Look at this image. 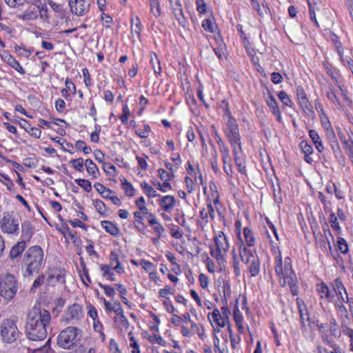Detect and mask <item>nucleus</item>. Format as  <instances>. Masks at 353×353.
<instances>
[{"mask_svg":"<svg viewBox=\"0 0 353 353\" xmlns=\"http://www.w3.org/2000/svg\"><path fill=\"white\" fill-rule=\"evenodd\" d=\"M300 147L305 154H311L313 152L312 147L305 141H302L301 142Z\"/></svg>","mask_w":353,"mask_h":353,"instance_id":"57","label":"nucleus"},{"mask_svg":"<svg viewBox=\"0 0 353 353\" xmlns=\"http://www.w3.org/2000/svg\"><path fill=\"white\" fill-rule=\"evenodd\" d=\"M70 163L72 167L77 171L81 172L83 170V159L82 158H78L72 159Z\"/></svg>","mask_w":353,"mask_h":353,"instance_id":"51","label":"nucleus"},{"mask_svg":"<svg viewBox=\"0 0 353 353\" xmlns=\"http://www.w3.org/2000/svg\"><path fill=\"white\" fill-rule=\"evenodd\" d=\"M83 317L82 306L78 303L70 305L65 312L63 319L68 324H76Z\"/></svg>","mask_w":353,"mask_h":353,"instance_id":"8","label":"nucleus"},{"mask_svg":"<svg viewBox=\"0 0 353 353\" xmlns=\"http://www.w3.org/2000/svg\"><path fill=\"white\" fill-rule=\"evenodd\" d=\"M99 285L100 286V288H101L102 289H103L104 290V293L110 296V297H113L116 292H115V290L113 288H112L111 286L110 285H103L101 283H99Z\"/></svg>","mask_w":353,"mask_h":353,"instance_id":"59","label":"nucleus"},{"mask_svg":"<svg viewBox=\"0 0 353 353\" xmlns=\"http://www.w3.org/2000/svg\"><path fill=\"white\" fill-rule=\"evenodd\" d=\"M122 188L125 190V192L128 196H133L134 195L135 190L132 185L128 182L125 179L121 180Z\"/></svg>","mask_w":353,"mask_h":353,"instance_id":"42","label":"nucleus"},{"mask_svg":"<svg viewBox=\"0 0 353 353\" xmlns=\"http://www.w3.org/2000/svg\"><path fill=\"white\" fill-rule=\"evenodd\" d=\"M196 10L199 13L203 14L206 12L207 4L203 0H196Z\"/></svg>","mask_w":353,"mask_h":353,"instance_id":"63","label":"nucleus"},{"mask_svg":"<svg viewBox=\"0 0 353 353\" xmlns=\"http://www.w3.org/2000/svg\"><path fill=\"white\" fill-rule=\"evenodd\" d=\"M69 6L72 14L81 17L88 12L90 10V0H69Z\"/></svg>","mask_w":353,"mask_h":353,"instance_id":"9","label":"nucleus"},{"mask_svg":"<svg viewBox=\"0 0 353 353\" xmlns=\"http://www.w3.org/2000/svg\"><path fill=\"white\" fill-rule=\"evenodd\" d=\"M327 136L331 143V146L334 152L336 153L339 150V143L336 141V135L334 130L332 129L327 131Z\"/></svg>","mask_w":353,"mask_h":353,"instance_id":"38","label":"nucleus"},{"mask_svg":"<svg viewBox=\"0 0 353 353\" xmlns=\"http://www.w3.org/2000/svg\"><path fill=\"white\" fill-rule=\"evenodd\" d=\"M316 290L319 293L321 298L330 299V290L325 283L317 284Z\"/></svg>","mask_w":353,"mask_h":353,"instance_id":"37","label":"nucleus"},{"mask_svg":"<svg viewBox=\"0 0 353 353\" xmlns=\"http://www.w3.org/2000/svg\"><path fill=\"white\" fill-rule=\"evenodd\" d=\"M5 61L12 68L19 72L21 74H25V70L21 67L20 63L10 54H8L5 57Z\"/></svg>","mask_w":353,"mask_h":353,"instance_id":"27","label":"nucleus"},{"mask_svg":"<svg viewBox=\"0 0 353 353\" xmlns=\"http://www.w3.org/2000/svg\"><path fill=\"white\" fill-rule=\"evenodd\" d=\"M278 97L284 105L292 107V102L285 91H280L278 94Z\"/></svg>","mask_w":353,"mask_h":353,"instance_id":"49","label":"nucleus"},{"mask_svg":"<svg viewBox=\"0 0 353 353\" xmlns=\"http://www.w3.org/2000/svg\"><path fill=\"white\" fill-rule=\"evenodd\" d=\"M40 11V6L33 5L30 6L22 14L19 15V17L24 21H34L38 18Z\"/></svg>","mask_w":353,"mask_h":353,"instance_id":"16","label":"nucleus"},{"mask_svg":"<svg viewBox=\"0 0 353 353\" xmlns=\"http://www.w3.org/2000/svg\"><path fill=\"white\" fill-rule=\"evenodd\" d=\"M218 145L223 163H229L230 161H232V159L230 156V150L226 143L222 139H219Z\"/></svg>","mask_w":353,"mask_h":353,"instance_id":"23","label":"nucleus"},{"mask_svg":"<svg viewBox=\"0 0 353 353\" xmlns=\"http://www.w3.org/2000/svg\"><path fill=\"white\" fill-rule=\"evenodd\" d=\"M19 125L23 128L30 136L35 138H39L41 134V131L37 128L32 127L28 122L25 119H21Z\"/></svg>","mask_w":353,"mask_h":353,"instance_id":"24","label":"nucleus"},{"mask_svg":"<svg viewBox=\"0 0 353 353\" xmlns=\"http://www.w3.org/2000/svg\"><path fill=\"white\" fill-rule=\"evenodd\" d=\"M174 203L175 198L170 195L165 196L159 201L161 207L166 212H170L172 210L174 207Z\"/></svg>","mask_w":353,"mask_h":353,"instance_id":"25","label":"nucleus"},{"mask_svg":"<svg viewBox=\"0 0 353 353\" xmlns=\"http://www.w3.org/2000/svg\"><path fill=\"white\" fill-rule=\"evenodd\" d=\"M76 183L81 187L85 192H90L92 190L91 183L85 179H78L75 180Z\"/></svg>","mask_w":353,"mask_h":353,"instance_id":"47","label":"nucleus"},{"mask_svg":"<svg viewBox=\"0 0 353 353\" xmlns=\"http://www.w3.org/2000/svg\"><path fill=\"white\" fill-rule=\"evenodd\" d=\"M94 207L97 210V211L101 214H104L105 212V205L104 204V203L99 200V199H97L94 201Z\"/></svg>","mask_w":353,"mask_h":353,"instance_id":"56","label":"nucleus"},{"mask_svg":"<svg viewBox=\"0 0 353 353\" xmlns=\"http://www.w3.org/2000/svg\"><path fill=\"white\" fill-rule=\"evenodd\" d=\"M145 201L143 196H141L138 200L136 201V205L140 210V212L144 215L148 214V209L145 205Z\"/></svg>","mask_w":353,"mask_h":353,"instance_id":"50","label":"nucleus"},{"mask_svg":"<svg viewBox=\"0 0 353 353\" xmlns=\"http://www.w3.org/2000/svg\"><path fill=\"white\" fill-rule=\"evenodd\" d=\"M296 304L298 306L299 313L300 316V321L301 323V329L302 330H305L307 329L306 323L310 321V316L307 309L306 308L304 302L301 299H296Z\"/></svg>","mask_w":353,"mask_h":353,"instance_id":"14","label":"nucleus"},{"mask_svg":"<svg viewBox=\"0 0 353 353\" xmlns=\"http://www.w3.org/2000/svg\"><path fill=\"white\" fill-rule=\"evenodd\" d=\"M319 2V0H307L310 19L314 21L316 26H319V23L316 18L315 11L319 10L317 8V4Z\"/></svg>","mask_w":353,"mask_h":353,"instance_id":"30","label":"nucleus"},{"mask_svg":"<svg viewBox=\"0 0 353 353\" xmlns=\"http://www.w3.org/2000/svg\"><path fill=\"white\" fill-rule=\"evenodd\" d=\"M202 27L205 30L209 31L210 32H214V26L213 23L211 19H204L202 22Z\"/></svg>","mask_w":353,"mask_h":353,"instance_id":"64","label":"nucleus"},{"mask_svg":"<svg viewBox=\"0 0 353 353\" xmlns=\"http://www.w3.org/2000/svg\"><path fill=\"white\" fill-rule=\"evenodd\" d=\"M157 172H158L160 179L163 181H169L174 176L173 174H171V173L167 172L165 170L162 169V168H159L157 170Z\"/></svg>","mask_w":353,"mask_h":353,"instance_id":"52","label":"nucleus"},{"mask_svg":"<svg viewBox=\"0 0 353 353\" xmlns=\"http://www.w3.org/2000/svg\"><path fill=\"white\" fill-rule=\"evenodd\" d=\"M20 218L12 213L3 212L0 219V228L1 231L8 234L18 233L19 230Z\"/></svg>","mask_w":353,"mask_h":353,"instance_id":"6","label":"nucleus"},{"mask_svg":"<svg viewBox=\"0 0 353 353\" xmlns=\"http://www.w3.org/2000/svg\"><path fill=\"white\" fill-rule=\"evenodd\" d=\"M239 250L241 259L245 263H251L252 261L257 259L252 254V252L249 250H248L245 248V245L243 243L241 240L239 245Z\"/></svg>","mask_w":353,"mask_h":353,"instance_id":"19","label":"nucleus"},{"mask_svg":"<svg viewBox=\"0 0 353 353\" xmlns=\"http://www.w3.org/2000/svg\"><path fill=\"white\" fill-rule=\"evenodd\" d=\"M216 250L211 248L210 254L212 257L217 260L223 259L224 254H226L229 249L228 239L223 232H220L217 236L214 237Z\"/></svg>","mask_w":353,"mask_h":353,"instance_id":"7","label":"nucleus"},{"mask_svg":"<svg viewBox=\"0 0 353 353\" xmlns=\"http://www.w3.org/2000/svg\"><path fill=\"white\" fill-rule=\"evenodd\" d=\"M286 274V285L288 284L290 286L292 295L296 296L298 294L296 276L288 263H287Z\"/></svg>","mask_w":353,"mask_h":353,"instance_id":"13","label":"nucleus"},{"mask_svg":"<svg viewBox=\"0 0 353 353\" xmlns=\"http://www.w3.org/2000/svg\"><path fill=\"white\" fill-rule=\"evenodd\" d=\"M333 288L336 295L338 296V301H342V302H344L349 301V297L347 296L346 289L345 288L341 280L339 278H337L334 280Z\"/></svg>","mask_w":353,"mask_h":353,"instance_id":"15","label":"nucleus"},{"mask_svg":"<svg viewBox=\"0 0 353 353\" xmlns=\"http://www.w3.org/2000/svg\"><path fill=\"white\" fill-rule=\"evenodd\" d=\"M252 6L255 10H256L259 15H260L261 17H264L265 16H268L270 12V9L267 5L263 3L261 6H260L257 1H256V5H252Z\"/></svg>","mask_w":353,"mask_h":353,"instance_id":"41","label":"nucleus"},{"mask_svg":"<svg viewBox=\"0 0 353 353\" xmlns=\"http://www.w3.org/2000/svg\"><path fill=\"white\" fill-rule=\"evenodd\" d=\"M51 321L49 311L40 307H33L28 314L25 330L32 341H43L47 336L48 327Z\"/></svg>","mask_w":353,"mask_h":353,"instance_id":"1","label":"nucleus"},{"mask_svg":"<svg viewBox=\"0 0 353 353\" xmlns=\"http://www.w3.org/2000/svg\"><path fill=\"white\" fill-rule=\"evenodd\" d=\"M228 121H227V130L226 131H232V130H239V126L236 123V121L234 118H233L230 113L228 111Z\"/></svg>","mask_w":353,"mask_h":353,"instance_id":"43","label":"nucleus"},{"mask_svg":"<svg viewBox=\"0 0 353 353\" xmlns=\"http://www.w3.org/2000/svg\"><path fill=\"white\" fill-rule=\"evenodd\" d=\"M172 13L174 14V17L178 21L179 23L185 27L187 23V21L184 17L183 12L181 8V4L179 0H170Z\"/></svg>","mask_w":353,"mask_h":353,"instance_id":"12","label":"nucleus"},{"mask_svg":"<svg viewBox=\"0 0 353 353\" xmlns=\"http://www.w3.org/2000/svg\"><path fill=\"white\" fill-rule=\"evenodd\" d=\"M65 270L62 268L53 267L49 269L48 278L50 283H65Z\"/></svg>","mask_w":353,"mask_h":353,"instance_id":"11","label":"nucleus"},{"mask_svg":"<svg viewBox=\"0 0 353 353\" xmlns=\"http://www.w3.org/2000/svg\"><path fill=\"white\" fill-rule=\"evenodd\" d=\"M141 188L143 190L144 193L149 197H156L159 196V194L156 193V191L154 190L152 185L143 181L141 183Z\"/></svg>","mask_w":353,"mask_h":353,"instance_id":"35","label":"nucleus"},{"mask_svg":"<svg viewBox=\"0 0 353 353\" xmlns=\"http://www.w3.org/2000/svg\"><path fill=\"white\" fill-rule=\"evenodd\" d=\"M18 290L16 278L7 274L0 279V295L7 301L12 299Z\"/></svg>","mask_w":353,"mask_h":353,"instance_id":"4","label":"nucleus"},{"mask_svg":"<svg viewBox=\"0 0 353 353\" xmlns=\"http://www.w3.org/2000/svg\"><path fill=\"white\" fill-rule=\"evenodd\" d=\"M78 328L69 326L62 330L57 337V344L63 349H71L76 345L77 342Z\"/></svg>","mask_w":353,"mask_h":353,"instance_id":"5","label":"nucleus"},{"mask_svg":"<svg viewBox=\"0 0 353 353\" xmlns=\"http://www.w3.org/2000/svg\"><path fill=\"white\" fill-rule=\"evenodd\" d=\"M141 24L140 19L138 17L133 18L131 19V32L132 34H137V37H139L140 32L141 31Z\"/></svg>","mask_w":353,"mask_h":353,"instance_id":"33","label":"nucleus"},{"mask_svg":"<svg viewBox=\"0 0 353 353\" xmlns=\"http://www.w3.org/2000/svg\"><path fill=\"white\" fill-rule=\"evenodd\" d=\"M0 328L1 340L5 343H14L21 336V333L17 325V321L14 319H4L1 324Z\"/></svg>","mask_w":353,"mask_h":353,"instance_id":"3","label":"nucleus"},{"mask_svg":"<svg viewBox=\"0 0 353 353\" xmlns=\"http://www.w3.org/2000/svg\"><path fill=\"white\" fill-rule=\"evenodd\" d=\"M233 316L239 331H242L243 330V316L241 315V313L237 307H236L234 310Z\"/></svg>","mask_w":353,"mask_h":353,"instance_id":"39","label":"nucleus"},{"mask_svg":"<svg viewBox=\"0 0 353 353\" xmlns=\"http://www.w3.org/2000/svg\"><path fill=\"white\" fill-rule=\"evenodd\" d=\"M86 170L89 174H91L94 179H97L99 175V171L97 165L90 159L85 161Z\"/></svg>","mask_w":353,"mask_h":353,"instance_id":"28","label":"nucleus"},{"mask_svg":"<svg viewBox=\"0 0 353 353\" xmlns=\"http://www.w3.org/2000/svg\"><path fill=\"white\" fill-rule=\"evenodd\" d=\"M330 332L331 334L336 338H339L341 336V331L338 327L336 321L334 319H332L330 322Z\"/></svg>","mask_w":353,"mask_h":353,"instance_id":"46","label":"nucleus"},{"mask_svg":"<svg viewBox=\"0 0 353 353\" xmlns=\"http://www.w3.org/2000/svg\"><path fill=\"white\" fill-rule=\"evenodd\" d=\"M211 315L212 318L210 317L209 314L208 319L212 320L217 327H223L229 323V321H227L225 319H224V318L221 314V312L218 309H214Z\"/></svg>","mask_w":353,"mask_h":353,"instance_id":"20","label":"nucleus"},{"mask_svg":"<svg viewBox=\"0 0 353 353\" xmlns=\"http://www.w3.org/2000/svg\"><path fill=\"white\" fill-rule=\"evenodd\" d=\"M150 131V127L148 124L144 125L143 130H138L136 131L137 134L141 138H147L148 137V133Z\"/></svg>","mask_w":353,"mask_h":353,"instance_id":"62","label":"nucleus"},{"mask_svg":"<svg viewBox=\"0 0 353 353\" xmlns=\"http://www.w3.org/2000/svg\"><path fill=\"white\" fill-rule=\"evenodd\" d=\"M100 269L103 272V276L106 279L110 280L111 281H114L116 280L114 272L111 270V267L109 265L102 264L100 265Z\"/></svg>","mask_w":353,"mask_h":353,"instance_id":"32","label":"nucleus"},{"mask_svg":"<svg viewBox=\"0 0 353 353\" xmlns=\"http://www.w3.org/2000/svg\"><path fill=\"white\" fill-rule=\"evenodd\" d=\"M110 265H114L113 269L119 274H123L124 272V268L121 264L119 260L118 254L116 252L112 251L110 254Z\"/></svg>","mask_w":353,"mask_h":353,"instance_id":"22","label":"nucleus"},{"mask_svg":"<svg viewBox=\"0 0 353 353\" xmlns=\"http://www.w3.org/2000/svg\"><path fill=\"white\" fill-rule=\"evenodd\" d=\"M260 261L259 259L252 261L250 266V272L252 276H256L259 273Z\"/></svg>","mask_w":353,"mask_h":353,"instance_id":"45","label":"nucleus"},{"mask_svg":"<svg viewBox=\"0 0 353 353\" xmlns=\"http://www.w3.org/2000/svg\"><path fill=\"white\" fill-rule=\"evenodd\" d=\"M34 234L33 228L30 221H26L21 223V241L27 243Z\"/></svg>","mask_w":353,"mask_h":353,"instance_id":"17","label":"nucleus"},{"mask_svg":"<svg viewBox=\"0 0 353 353\" xmlns=\"http://www.w3.org/2000/svg\"><path fill=\"white\" fill-rule=\"evenodd\" d=\"M299 103L305 113L307 114L308 116H310L311 114H314L312 105H311L310 102L308 101L307 99L299 101Z\"/></svg>","mask_w":353,"mask_h":353,"instance_id":"44","label":"nucleus"},{"mask_svg":"<svg viewBox=\"0 0 353 353\" xmlns=\"http://www.w3.org/2000/svg\"><path fill=\"white\" fill-rule=\"evenodd\" d=\"M329 221L331 224V227L336 231L339 232L341 227L337 221V217L334 212H332L330 215Z\"/></svg>","mask_w":353,"mask_h":353,"instance_id":"53","label":"nucleus"},{"mask_svg":"<svg viewBox=\"0 0 353 353\" xmlns=\"http://www.w3.org/2000/svg\"><path fill=\"white\" fill-rule=\"evenodd\" d=\"M339 94H341V92L339 88L338 90H336L332 85H330L328 87V90L326 92L327 97L333 103L337 104L339 106H342L341 101L339 99Z\"/></svg>","mask_w":353,"mask_h":353,"instance_id":"21","label":"nucleus"},{"mask_svg":"<svg viewBox=\"0 0 353 353\" xmlns=\"http://www.w3.org/2000/svg\"><path fill=\"white\" fill-rule=\"evenodd\" d=\"M149 4L150 7V11L155 17H159L161 14V7L159 0H150Z\"/></svg>","mask_w":353,"mask_h":353,"instance_id":"36","label":"nucleus"},{"mask_svg":"<svg viewBox=\"0 0 353 353\" xmlns=\"http://www.w3.org/2000/svg\"><path fill=\"white\" fill-rule=\"evenodd\" d=\"M65 232H63V236L66 238L67 236H70L74 243H76L79 240V237L77 236V232L71 230L68 226H66Z\"/></svg>","mask_w":353,"mask_h":353,"instance_id":"60","label":"nucleus"},{"mask_svg":"<svg viewBox=\"0 0 353 353\" xmlns=\"http://www.w3.org/2000/svg\"><path fill=\"white\" fill-rule=\"evenodd\" d=\"M150 63L154 70V72L156 74H160L161 72V67L160 64V61L157 57V54L154 53H152L150 54Z\"/></svg>","mask_w":353,"mask_h":353,"instance_id":"34","label":"nucleus"},{"mask_svg":"<svg viewBox=\"0 0 353 353\" xmlns=\"http://www.w3.org/2000/svg\"><path fill=\"white\" fill-rule=\"evenodd\" d=\"M267 104L268 107L271 109L272 114L276 117L277 121L279 123H281V111L279 110L275 98L271 93L268 94V97L267 99Z\"/></svg>","mask_w":353,"mask_h":353,"instance_id":"18","label":"nucleus"},{"mask_svg":"<svg viewBox=\"0 0 353 353\" xmlns=\"http://www.w3.org/2000/svg\"><path fill=\"white\" fill-rule=\"evenodd\" d=\"M102 228L108 233L112 234V236H117L119 232V229L117 228L116 225L112 223L109 221H102L101 223Z\"/></svg>","mask_w":353,"mask_h":353,"instance_id":"29","label":"nucleus"},{"mask_svg":"<svg viewBox=\"0 0 353 353\" xmlns=\"http://www.w3.org/2000/svg\"><path fill=\"white\" fill-rule=\"evenodd\" d=\"M234 159L236 163V165H237V167L239 168V171L241 174L245 173V164L243 159L241 157H236Z\"/></svg>","mask_w":353,"mask_h":353,"instance_id":"61","label":"nucleus"},{"mask_svg":"<svg viewBox=\"0 0 353 353\" xmlns=\"http://www.w3.org/2000/svg\"><path fill=\"white\" fill-rule=\"evenodd\" d=\"M103 170L107 174H110V176H114L116 175V167L111 163H104Z\"/></svg>","mask_w":353,"mask_h":353,"instance_id":"55","label":"nucleus"},{"mask_svg":"<svg viewBox=\"0 0 353 353\" xmlns=\"http://www.w3.org/2000/svg\"><path fill=\"white\" fill-rule=\"evenodd\" d=\"M26 243L21 241L15 244L10 252V258L11 260H14L19 256L25 250Z\"/></svg>","mask_w":353,"mask_h":353,"instance_id":"26","label":"nucleus"},{"mask_svg":"<svg viewBox=\"0 0 353 353\" xmlns=\"http://www.w3.org/2000/svg\"><path fill=\"white\" fill-rule=\"evenodd\" d=\"M337 243H338L339 249L341 251V252L343 254L347 253L348 245H347L346 241L343 238L339 237Z\"/></svg>","mask_w":353,"mask_h":353,"instance_id":"54","label":"nucleus"},{"mask_svg":"<svg viewBox=\"0 0 353 353\" xmlns=\"http://www.w3.org/2000/svg\"><path fill=\"white\" fill-rule=\"evenodd\" d=\"M225 133L230 144L241 141L239 130L225 131Z\"/></svg>","mask_w":353,"mask_h":353,"instance_id":"40","label":"nucleus"},{"mask_svg":"<svg viewBox=\"0 0 353 353\" xmlns=\"http://www.w3.org/2000/svg\"><path fill=\"white\" fill-rule=\"evenodd\" d=\"M243 235L246 245L249 247H252L255 243V238L252 231L248 227L243 229Z\"/></svg>","mask_w":353,"mask_h":353,"instance_id":"31","label":"nucleus"},{"mask_svg":"<svg viewBox=\"0 0 353 353\" xmlns=\"http://www.w3.org/2000/svg\"><path fill=\"white\" fill-rule=\"evenodd\" d=\"M232 148V153L234 159L236 157H241L240 154L242 153L241 141H239L235 143H231Z\"/></svg>","mask_w":353,"mask_h":353,"instance_id":"48","label":"nucleus"},{"mask_svg":"<svg viewBox=\"0 0 353 353\" xmlns=\"http://www.w3.org/2000/svg\"><path fill=\"white\" fill-rule=\"evenodd\" d=\"M287 263L289 264L290 267H292L291 260L289 257L285 259L284 261V268L283 267V263L281 254L278 255L276 257V265H275V272L276 274L279 277V283L281 286H285L286 285V269H287ZM292 269V268H291Z\"/></svg>","mask_w":353,"mask_h":353,"instance_id":"10","label":"nucleus"},{"mask_svg":"<svg viewBox=\"0 0 353 353\" xmlns=\"http://www.w3.org/2000/svg\"><path fill=\"white\" fill-rule=\"evenodd\" d=\"M44 264L45 257L43 249L39 245L30 247L22 256L21 265L23 270V276L30 277L34 273H39Z\"/></svg>","mask_w":353,"mask_h":353,"instance_id":"2","label":"nucleus"},{"mask_svg":"<svg viewBox=\"0 0 353 353\" xmlns=\"http://www.w3.org/2000/svg\"><path fill=\"white\" fill-rule=\"evenodd\" d=\"M48 4L50 8L56 12L61 13L63 10V5L57 3L52 0H48Z\"/></svg>","mask_w":353,"mask_h":353,"instance_id":"58","label":"nucleus"}]
</instances>
